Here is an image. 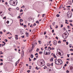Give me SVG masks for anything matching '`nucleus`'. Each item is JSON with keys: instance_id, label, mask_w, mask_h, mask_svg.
Here are the masks:
<instances>
[{"instance_id": "a878e982", "label": "nucleus", "mask_w": 73, "mask_h": 73, "mask_svg": "<svg viewBox=\"0 0 73 73\" xmlns=\"http://www.w3.org/2000/svg\"><path fill=\"white\" fill-rule=\"evenodd\" d=\"M42 52H43L42 51V52L40 51L39 52V54H41V53H42Z\"/></svg>"}, {"instance_id": "c03bdc74", "label": "nucleus", "mask_w": 73, "mask_h": 73, "mask_svg": "<svg viewBox=\"0 0 73 73\" xmlns=\"http://www.w3.org/2000/svg\"><path fill=\"white\" fill-rule=\"evenodd\" d=\"M66 42V45H68V42Z\"/></svg>"}, {"instance_id": "b1692460", "label": "nucleus", "mask_w": 73, "mask_h": 73, "mask_svg": "<svg viewBox=\"0 0 73 73\" xmlns=\"http://www.w3.org/2000/svg\"><path fill=\"white\" fill-rule=\"evenodd\" d=\"M18 19H21V17H20V16H18Z\"/></svg>"}, {"instance_id": "bb28decb", "label": "nucleus", "mask_w": 73, "mask_h": 73, "mask_svg": "<svg viewBox=\"0 0 73 73\" xmlns=\"http://www.w3.org/2000/svg\"><path fill=\"white\" fill-rule=\"evenodd\" d=\"M39 50V49H38V48H37V49L36 50V51L37 52H38Z\"/></svg>"}, {"instance_id": "f3484780", "label": "nucleus", "mask_w": 73, "mask_h": 73, "mask_svg": "<svg viewBox=\"0 0 73 73\" xmlns=\"http://www.w3.org/2000/svg\"><path fill=\"white\" fill-rule=\"evenodd\" d=\"M38 42L40 44H41V41L39 40Z\"/></svg>"}, {"instance_id": "f8f14e48", "label": "nucleus", "mask_w": 73, "mask_h": 73, "mask_svg": "<svg viewBox=\"0 0 73 73\" xmlns=\"http://www.w3.org/2000/svg\"><path fill=\"white\" fill-rule=\"evenodd\" d=\"M25 35L26 36L28 37V36H29V33H26Z\"/></svg>"}, {"instance_id": "2eb2a0df", "label": "nucleus", "mask_w": 73, "mask_h": 73, "mask_svg": "<svg viewBox=\"0 0 73 73\" xmlns=\"http://www.w3.org/2000/svg\"><path fill=\"white\" fill-rule=\"evenodd\" d=\"M31 58H33V54H31Z\"/></svg>"}, {"instance_id": "13d9d810", "label": "nucleus", "mask_w": 73, "mask_h": 73, "mask_svg": "<svg viewBox=\"0 0 73 73\" xmlns=\"http://www.w3.org/2000/svg\"><path fill=\"white\" fill-rule=\"evenodd\" d=\"M0 61H3V60L1 59H0Z\"/></svg>"}, {"instance_id": "37998d69", "label": "nucleus", "mask_w": 73, "mask_h": 73, "mask_svg": "<svg viewBox=\"0 0 73 73\" xmlns=\"http://www.w3.org/2000/svg\"><path fill=\"white\" fill-rule=\"evenodd\" d=\"M70 25L72 26V27H73V25H72V23H70Z\"/></svg>"}, {"instance_id": "0e129e2a", "label": "nucleus", "mask_w": 73, "mask_h": 73, "mask_svg": "<svg viewBox=\"0 0 73 73\" xmlns=\"http://www.w3.org/2000/svg\"><path fill=\"white\" fill-rule=\"evenodd\" d=\"M67 57H69V54H67Z\"/></svg>"}, {"instance_id": "6ab92c4d", "label": "nucleus", "mask_w": 73, "mask_h": 73, "mask_svg": "<svg viewBox=\"0 0 73 73\" xmlns=\"http://www.w3.org/2000/svg\"><path fill=\"white\" fill-rule=\"evenodd\" d=\"M20 21H21V22L22 21H23V20L22 19H20Z\"/></svg>"}, {"instance_id": "bf43d9fd", "label": "nucleus", "mask_w": 73, "mask_h": 73, "mask_svg": "<svg viewBox=\"0 0 73 73\" xmlns=\"http://www.w3.org/2000/svg\"><path fill=\"white\" fill-rule=\"evenodd\" d=\"M51 66H53V63H52L51 64Z\"/></svg>"}, {"instance_id": "5fc2aeb1", "label": "nucleus", "mask_w": 73, "mask_h": 73, "mask_svg": "<svg viewBox=\"0 0 73 73\" xmlns=\"http://www.w3.org/2000/svg\"><path fill=\"white\" fill-rule=\"evenodd\" d=\"M54 58H57V56L55 55V56H54Z\"/></svg>"}, {"instance_id": "864d4df0", "label": "nucleus", "mask_w": 73, "mask_h": 73, "mask_svg": "<svg viewBox=\"0 0 73 73\" xmlns=\"http://www.w3.org/2000/svg\"><path fill=\"white\" fill-rule=\"evenodd\" d=\"M9 23V21H7V24H8Z\"/></svg>"}, {"instance_id": "79ce46f5", "label": "nucleus", "mask_w": 73, "mask_h": 73, "mask_svg": "<svg viewBox=\"0 0 73 73\" xmlns=\"http://www.w3.org/2000/svg\"><path fill=\"white\" fill-rule=\"evenodd\" d=\"M69 46L70 47V48H71L72 47V45L70 44L69 45Z\"/></svg>"}, {"instance_id": "3c124183", "label": "nucleus", "mask_w": 73, "mask_h": 73, "mask_svg": "<svg viewBox=\"0 0 73 73\" xmlns=\"http://www.w3.org/2000/svg\"><path fill=\"white\" fill-rule=\"evenodd\" d=\"M70 51H71H71L72 52L73 51V49H70Z\"/></svg>"}, {"instance_id": "680f3d73", "label": "nucleus", "mask_w": 73, "mask_h": 73, "mask_svg": "<svg viewBox=\"0 0 73 73\" xmlns=\"http://www.w3.org/2000/svg\"><path fill=\"white\" fill-rule=\"evenodd\" d=\"M63 41H64L65 42H66V40H63Z\"/></svg>"}, {"instance_id": "e433bc0d", "label": "nucleus", "mask_w": 73, "mask_h": 73, "mask_svg": "<svg viewBox=\"0 0 73 73\" xmlns=\"http://www.w3.org/2000/svg\"><path fill=\"white\" fill-rule=\"evenodd\" d=\"M46 32L45 31L44 32V35H45L46 34Z\"/></svg>"}, {"instance_id": "e2e57ef3", "label": "nucleus", "mask_w": 73, "mask_h": 73, "mask_svg": "<svg viewBox=\"0 0 73 73\" xmlns=\"http://www.w3.org/2000/svg\"><path fill=\"white\" fill-rule=\"evenodd\" d=\"M58 54H59V55H61V53L60 52H58Z\"/></svg>"}, {"instance_id": "7c9ffc66", "label": "nucleus", "mask_w": 73, "mask_h": 73, "mask_svg": "<svg viewBox=\"0 0 73 73\" xmlns=\"http://www.w3.org/2000/svg\"><path fill=\"white\" fill-rule=\"evenodd\" d=\"M27 72H28V73H29L30 72H31V70H27Z\"/></svg>"}, {"instance_id": "9d476101", "label": "nucleus", "mask_w": 73, "mask_h": 73, "mask_svg": "<svg viewBox=\"0 0 73 73\" xmlns=\"http://www.w3.org/2000/svg\"><path fill=\"white\" fill-rule=\"evenodd\" d=\"M24 50H22V57H24Z\"/></svg>"}, {"instance_id": "cd10ccee", "label": "nucleus", "mask_w": 73, "mask_h": 73, "mask_svg": "<svg viewBox=\"0 0 73 73\" xmlns=\"http://www.w3.org/2000/svg\"><path fill=\"white\" fill-rule=\"evenodd\" d=\"M4 41H5L6 42H7L8 41V40H7V39H5L4 40Z\"/></svg>"}, {"instance_id": "20e7f679", "label": "nucleus", "mask_w": 73, "mask_h": 73, "mask_svg": "<svg viewBox=\"0 0 73 73\" xmlns=\"http://www.w3.org/2000/svg\"><path fill=\"white\" fill-rule=\"evenodd\" d=\"M67 17H68V18H70L72 17V14L71 13V15H70V13H69V12H68L67 13Z\"/></svg>"}, {"instance_id": "338daca9", "label": "nucleus", "mask_w": 73, "mask_h": 73, "mask_svg": "<svg viewBox=\"0 0 73 73\" xmlns=\"http://www.w3.org/2000/svg\"><path fill=\"white\" fill-rule=\"evenodd\" d=\"M57 28H58V26H57V25H56V29H57Z\"/></svg>"}, {"instance_id": "72a5a7b5", "label": "nucleus", "mask_w": 73, "mask_h": 73, "mask_svg": "<svg viewBox=\"0 0 73 73\" xmlns=\"http://www.w3.org/2000/svg\"><path fill=\"white\" fill-rule=\"evenodd\" d=\"M36 24L35 23H34L33 25V26H36Z\"/></svg>"}, {"instance_id": "4d7b16f0", "label": "nucleus", "mask_w": 73, "mask_h": 73, "mask_svg": "<svg viewBox=\"0 0 73 73\" xmlns=\"http://www.w3.org/2000/svg\"><path fill=\"white\" fill-rule=\"evenodd\" d=\"M64 66H67V64H65L64 65Z\"/></svg>"}, {"instance_id": "423d86ee", "label": "nucleus", "mask_w": 73, "mask_h": 73, "mask_svg": "<svg viewBox=\"0 0 73 73\" xmlns=\"http://www.w3.org/2000/svg\"><path fill=\"white\" fill-rule=\"evenodd\" d=\"M59 59L55 61V64H56L57 65H59Z\"/></svg>"}, {"instance_id": "603ef678", "label": "nucleus", "mask_w": 73, "mask_h": 73, "mask_svg": "<svg viewBox=\"0 0 73 73\" xmlns=\"http://www.w3.org/2000/svg\"><path fill=\"white\" fill-rule=\"evenodd\" d=\"M33 48H34L32 46L31 48V49H32L31 50H33Z\"/></svg>"}, {"instance_id": "49530a36", "label": "nucleus", "mask_w": 73, "mask_h": 73, "mask_svg": "<svg viewBox=\"0 0 73 73\" xmlns=\"http://www.w3.org/2000/svg\"><path fill=\"white\" fill-rule=\"evenodd\" d=\"M32 45H33V47L34 48V46H35V44H32Z\"/></svg>"}, {"instance_id": "774afa93", "label": "nucleus", "mask_w": 73, "mask_h": 73, "mask_svg": "<svg viewBox=\"0 0 73 73\" xmlns=\"http://www.w3.org/2000/svg\"><path fill=\"white\" fill-rule=\"evenodd\" d=\"M55 38H56V39H57V40H58V38L57 36H56Z\"/></svg>"}, {"instance_id": "f257e3e1", "label": "nucleus", "mask_w": 73, "mask_h": 73, "mask_svg": "<svg viewBox=\"0 0 73 73\" xmlns=\"http://www.w3.org/2000/svg\"><path fill=\"white\" fill-rule=\"evenodd\" d=\"M9 3L11 5L15 6V5H17V0H11L9 2Z\"/></svg>"}, {"instance_id": "473e14b6", "label": "nucleus", "mask_w": 73, "mask_h": 73, "mask_svg": "<svg viewBox=\"0 0 73 73\" xmlns=\"http://www.w3.org/2000/svg\"><path fill=\"white\" fill-rule=\"evenodd\" d=\"M66 73H69V71L68 70H67L66 71Z\"/></svg>"}, {"instance_id": "39448f33", "label": "nucleus", "mask_w": 73, "mask_h": 73, "mask_svg": "<svg viewBox=\"0 0 73 73\" xmlns=\"http://www.w3.org/2000/svg\"><path fill=\"white\" fill-rule=\"evenodd\" d=\"M62 64V61L61 59H59V65Z\"/></svg>"}, {"instance_id": "8fccbe9b", "label": "nucleus", "mask_w": 73, "mask_h": 73, "mask_svg": "<svg viewBox=\"0 0 73 73\" xmlns=\"http://www.w3.org/2000/svg\"><path fill=\"white\" fill-rule=\"evenodd\" d=\"M3 19H6V17H3Z\"/></svg>"}, {"instance_id": "aec40b11", "label": "nucleus", "mask_w": 73, "mask_h": 73, "mask_svg": "<svg viewBox=\"0 0 73 73\" xmlns=\"http://www.w3.org/2000/svg\"><path fill=\"white\" fill-rule=\"evenodd\" d=\"M20 25H22V26H23V25H24V24H23V23H22V24H21V23L20 22Z\"/></svg>"}, {"instance_id": "c85d7f7f", "label": "nucleus", "mask_w": 73, "mask_h": 73, "mask_svg": "<svg viewBox=\"0 0 73 73\" xmlns=\"http://www.w3.org/2000/svg\"><path fill=\"white\" fill-rule=\"evenodd\" d=\"M36 69L37 70H38L39 69V68H38V67H36Z\"/></svg>"}, {"instance_id": "5701e85b", "label": "nucleus", "mask_w": 73, "mask_h": 73, "mask_svg": "<svg viewBox=\"0 0 73 73\" xmlns=\"http://www.w3.org/2000/svg\"><path fill=\"white\" fill-rule=\"evenodd\" d=\"M21 37H22V38H24V37H25L24 35L23 36H21Z\"/></svg>"}, {"instance_id": "6e6552de", "label": "nucleus", "mask_w": 73, "mask_h": 73, "mask_svg": "<svg viewBox=\"0 0 73 73\" xmlns=\"http://www.w3.org/2000/svg\"><path fill=\"white\" fill-rule=\"evenodd\" d=\"M53 44H54V45H57V41L55 40L53 41Z\"/></svg>"}, {"instance_id": "c9c22d12", "label": "nucleus", "mask_w": 73, "mask_h": 73, "mask_svg": "<svg viewBox=\"0 0 73 73\" xmlns=\"http://www.w3.org/2000/svg\"><path fill=\"white\" fill-rule=\"evenodd\" d=\"M54 24H55V22H54L52 23V25H54Z\"/></svg>"}, {"instance_id": "f704fd0d", "label": "nucleus", "mask_w": 73, "mask_h": 73, "mask_svg": "<svg viewBox=\"0 0 73 73\" xmlns=\"http://www.w3.org/2000/svg\"><path fill=\"white\" fill-rule=\"evenodd\" d=\"M66 7L67 8H70V6H67Z\"/></svg>"}, {"instance_id": "a19ab883", "label": "nucleus", "mask_w": 73, "mask_h": 73, "mask_svg": "<svg viewBox=\"0 0 73 73\" xmlns=\"http://www.w3.org/2000/svg\"><path fill=\"white\" fill-rule=\"evenodd\" d=\"M0 65L1 66L2 65H3V62H1V64H0Z\"/></svg>"}, {"instance_id": "a18cd8bd", "label": "nucleus", "mask_w": 73, "mask_h": 73, "mask_svg": "<svg viewBox=\"0 0 73 73\" xmlns=\"http://www.w3.org/2000/svg\"><path fill=\"white\" fill-rule=\"evenodd\" d=\"M29 61H32V60L30 58H29Z\"/></svg>"}, {"instance_id": "2f4dec72", "label": "nucleus", "mask_w": 73, "mask_h": 73, "mask_svg": "<svg viewBox=\"0 0 73 73\" xmlns=\"http://www.w3.org/2000/svg\"><path fill=\"white\" fill-rule=\"evenodd\" d=\"M35 60H37V59L35 58H34V59L33 60V61H35Z\"/></svg>"}, {"instance_id": "412c9836", "label": "nucleus", "mask_w": 73, "mask_h": 73, "mask_svg": "<svg viewBox=\"0 0 73 73\" xmlns=\"http://www.w3.org/2000/svg\"><path fill=\"white\" fill-rule=\"evenodd\" d=\"M67 27H68V29H70V27L69 25L67 26Z\"/></svg>"}, {"instance_id": "4be33fe9", "label": "nucleus", "mask_w": 73, "mask_h": 73, "mask_svg": "<svg viewBox=\"0 0 73 73\" xmlns=\"http://www.w3.org/2000/svg\"><path fill=\"white\" fill-rule=\"evenodd\" d=\"M61 41L60 40H59L58 41V44H61Z\"/></svg>"}, {"instance_id": "393cba45", "label": "nucleus", "mask_w": 73, "mask_h": 73, "mask_svg": "<svg viewBox=\"0 0 73 73\" xmlns=\"http://www.w3.org/2000/svg\"><path fill=\"white\" fill-rule=\"evenodd\" d=\"M36 23H37V24H39V22H38V21H36Z\"/></svg>"}, {"instance_id": "69168bd1", "label": "nucleus", "mask_w": 73, "mask_h": 73, "mask_svg": "<svg viewBox=\"0 0 73 73\" xmlns=\"http://www.w3.org/2000/svg\"><path fill=\"white\" fill-rule=\"evenodd\" d=\"M63 27V25H61V28H62V27Z\"/></svg>"}, {"instance_id": "58836bf2", "label": "nucleus", "mask_w": 73, "mask_h": 73, "mask_svg": "<svg viewBox=\"0 0 73 73\" xmlns=\"http://www.w3.org/2000/svg\"><path fill=\"white\" fill-rule=\"evenodd\" d=\"M57 61V58H56L54 60V61Z\"/></svg>"}, {"instance_id": "9b49d317", "label": "nucleus", "mask_w": 73, "mask_h": 73, "mask_svg": "<svg viewBox=\"0 0 73 73\" xmlns=\"http://www.w3.org/2000/svg\"><path fill=\"white\" fill-rule=\"evenodd\" d=\"M15 38L16 40H18V35H15Z\"/></svg>"}, {"instance_id": "c756f323", "label": "nucleus", "mask_w": 73, "mask_h": 73, "mask_svg": "<svg viewBox=\"0 0 73 73\" xmlns=\"http://www.w3.org/2000/svg\"><path fill=\"white\" fill-rule=\"evenodd\" d=\"M23 27L24 28H27V25H23Z\"/></svg>"}, {"instance_id": "6e6d98bb", "label": "nucleus", "mask_w": 73, "mask_h": 73, "mask_svg": "<svg viewBox=\"0 0 73 73\" xmlns=\"http://www.w3.org/2000/svg\"><path fill=\"white\" fill-rule=\"evenodd\" d=\"M5 4V5H7L8 4V3H7V2H6Z\"/></svg>"}, {"instance_id": "09e8293b", "label": "nucleus", "mask_w": 73, "mask_h": 73, "mask_svg": "<svg viewBox=\"0 0 73 73\" xmlns=\"http://www.w3.org/2000/svg\"><path fill=\"white\" fill-rule=\"evenodd\" d=\"M35 56H37V55H38V53H36L35 54Z\"/></svg>"}, {"instance_id": "ea45409f", "label": "nucleus", "mask_w": 73, "mask_h": 73, "mask_svg": "<svg viewBox=\"0 0 73 73\" xmlns=\"http://www.w3.org/2000/svg\"><path fill=\"white\" fill-rule=\"evenodd\" d=\"M24 49V47H22V48H21L22 50H23V49Z\"/></svg>"}, {"instance_id": "4c0bfd02", "label": "nucleus", "mask_w": 73, "mask_h": 73, "mask_svg": "<svg viewBox=\"0 0 73 73\" xmlns=\"http://www.w3.org/2000/svg\"><path fill=\"white\" fill-rule=\"evenodd\" d=\"M0 34H1V35H3V32H2V31H1L0 32Z\"/></svg>"}, {"instance_id": "1a4fd4ad", "label": "nucleus", "mask_w": 73, "mask_h": 73, "mask_svg": "<svg viewBox=\"0 0 73 73\" xmlns=\"http://www.w3.org/2000/svg\"><path fill=\"white\" fill-rule=\"evenodd\" d=\"M20 32L21 35H23L24 32V30H22L20 31Z\"/></svg>"}, {"instance_id": "a211bd4d", "label": "nucleus", "mask_w": 73, "mask_h": 73, "mask_svg": "<svg viewBox=\"0 0 73 73\" xmlns=\"http://www.w3.org/2000/svg\"><path fill=\"white\" fill-rule=\"evenodd\" d=\"M56 16L57 17H60V15H59V14H58L56 15Z\"/></svg>"}, {"instance_id": "f03ea898", "label": "nucleus", "mask_w": 73, "mask_h": 73, "mask_svg": "<svg viewBox=\"0 0 73 73\" xmlns=\"http://www.w3.org/2000/svg\"><path fill=\"white\" fill-rule=\"evenodd\" d=\"M46 50H44V54H45V55H49V54H50V51L49 49L47 50V51H48L49 52H47L46 51Z\"/></svg>"}, {"instance_id": "4468645a", "label": "nucleus", "mask_w": 73, "mask_h": 73, "mask_svg": "<svg viewBox=\"0 0 73 73\" xmlns=\"http://www.w3.org/2000/svg\"><path fill=\"white\" fill-rule=\"evenodd\" d=\"M73 67H71L70 68V69L71 70V71H72V72H73Z\"/></svg>"}, {"instance_id": "ddd939ff", "label": "nucleus", "mask_w": 73, "mask_h": 73, "mask_svg": "<svg viewBox=\"0 0 73 73\" xmlns=\"http://www.w3.org/2000/svg\"><path fill=\"white\" fill-rule=\"evenodd\" d=\"M53 57L51 58L50 60V61L51 62L53 61Z\"/></svg>"}, {"instance_id": "de8ad7c7", "label": "nucleus", "mask_w": 73, "mask_h": 73, "mask_svg": "<svg viewBox=\"0 0 73 73\" xmlns=\"http://www.w3.org/2000/svg\"><path fill=\"white\" fill-rule=\"evenodd\" d=\"M54 30H52V33H54Z\"/></svg>"}, {"instance_id": "7ed1b4c3", "label": "nucleus", "mask_w": 73, "mask_h": 73, "mask_svg": "<svg viewBox=\"0 0 73 73\" xmlns=\"http://www.w3.org/2000/svg\"><path fill=\"white\" fill-rule=\"evenodd\" d=\"M62 37L64 39H66L67 38V37H68L67 34L65 33L63 34Z\"/></svg>"}, {"instance_id": "052dcab7", "label": "nucleus", "mask_w": 73, "mask_h": 73, "mask_svg": "<svg viewBox=\"0 0 73 73\" xmlns=\"http://www.w3.org/2000/svg\"><path fill=\"white\" fill-rule=\"evenodd\" d=\"M17 9L18 11H19V7H17Z\"/></svg>"}, {"instance_id": "0eeeda50", "label": "nucleus", "mask_w": 73, "mask_h": 73, "mask_svg": "<svg viewBox=\"0 0 73 73\" xmlns=\"http://www.w3.org/2000/svg\"><path fill=\"white\" fill-rule=\"evenodd\" d=\"M40 62L41 65H42L43 64H44H44L45 62L43 60H40Z\"/></svg>"}, {"instance_id": "dca6fc26", "label": "nucleus", "mask_w": 73, "mask_h": 73, "mask_svg": "<svg viewBox=\"0 0 73 73\" xmlns=\"http://www.w3.org/2000/svg\"><path fill=\"white\" fill-rule=\"evenodd\" d=\"M47 66H50V64H47Z\"/></svg>"}]
</instances>
